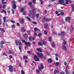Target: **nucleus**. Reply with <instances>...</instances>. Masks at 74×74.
<instances>
[{"label": "nucleus", "instance_id": "2eb2a0df", "mask_svg": "<svg viewBox=\"0 0 74 74\" xmlns=\"http://www.w3.org/2000/svg\"><path fill=\"white\" fill-rule=\"evenodd\" d=\"M23 36L25 38H27V34H25Z\"/></svg>", "mask_w": 74, "mask_h": 74}, {"label": "nucleus", "instance_id": "f03ea898", "mask_svg": "<svg viewBox=\"0 0 74 74\" xmlns=\"http://www.w3.org/2000/svg\"><path fill=\"white\" fill-rule=\"evenodd\" d=\"M34 58L35 61H36V62H38V61L40 60V58L38 57L37 56L35 55L34 56Z\"/></svg>", "mask_w": 74, "mask_h": 74}, {"label": "nucleus", "instance_id": "7ed1b4c3", "mask_svg": "<svg viewBox=\"0 0 74 74\" xmlns=\"http://www.w3.org/2000/svg\"><path fill=\"white\" fill-rule=\"evenodd\" d=\"M51 19L50 18H45V17H44V18H43V20H42V22H44V21H51Z\"/></svg>", "mask_w": 74, "mask_h": 74}, {"label": "nucleus", "instance_id": "9b49d317", "mask_svg": "<svg viewBox=\"0 0 74 74\" xmlns=\"http://www.w3.org/2000/svg\"><path fill=\"white\" fill-rule=\"evenodd\" d=\"M36 50L37 51H38L39 52H42V50H41V49L39 48H37L36 49Z\"/></svg>", "mask_w": 74, "mask_h": 74}, {"label": "nucleus", "instance_id": "13d9d810", "mask_svg": "<svg viewBox=\"0 0 74 74\" xmlns=\"http://www.w3.org/2000/svg\"><path fill=\"white\" fill-rule=\"evenodd\" d=\"M44 33L45 34H47V31H44Z\"/></svg>", "mask_w": 74, "mask_h": 74}, {"label": "nucleus", "instance_id": "2f4dec72", "mask_svg": "<svg viewBox=\"0 0 74 74\" xmlns=\"http://www.w3.org/2000/svg\"><path fill=\"white\" fill-rule=\"evenodd\" d=\"M70 29L71 30H74V28L73 26H71V27Z\"/></svg>", "mask_w": 74, "mask_h": 74}, {"label": "nucleus", "instance_id": "603ef678", "mask_svg": "<svg viewBox=\"0 0 74 74\" xmlns=\"http://www.w3.org/2000/svg\"><path fill=\"white\" fill-rule=\"evenodd\" d=\"M33 12H36V9H34L33 10Z\"/></svg>", "mask_w": 74, "mask_h": 74}, {"label": "nucleus", "instance_id": "a211bd4d", "mask_svg": "<svg viewBox=\"0 0 74 74\" xmlns=\"http://www.w3.org/2000/svg\"><path fill=\"white\" fill-rule=\"evenodd\" d=\"M21 30L22 32H25V29H24L23 27L21 29Z\"/></svg>", "mask_w": 74, "mask_h": 74}, {"label": "nucleus", "instance_id": "6e6552de", "mask_svg": "<svg viewBox=\"0 0 74 74\" xmlns=\"http://www.w3.org/2000/svg\"><path fill=\"white\" fill-rule=\"evenodd\" d=\"M38 69L39 70H41L44 69V66H43V65L41 64L40 65V67H39Z\"/></svg>", "mask_w": 74, "mask_h": 74}, {"label": "nucleus", "instance_id": "20e7f679", "mask_svg": "<svg viewBox=\"0 0 74 74\" xmlns=\"http://www.w3.org/2000/svg\"><path fill=\"white\" fill-rule=\"evenodd\" d=\"M71 20V18L70 17L68 16L65 18V21L66 22H67L68 21V22H70V21Z\"/></svg>", "mask_w": 74, "mask_h": 74}, {"label": "nucleus", "instance_id": "09e8293b", "mask_svg": "<svg viewBox=\"0 0 74 74\" xmlns=\"http://www.w3.org/2000/svg\"><path fill=\"white\" fill-rule=\"evenodd\" d=\"M7 2H2V4H7Z\"/></svg>", "mask_w": 74, "mask_h": 74}, {"label": "nucleus", "instance_id": "9d476101", "mask_svg": "<svg viewBox=\"0 0 74 74\" xmlns=\"http://www.w3.org/2000/svg\"><path fill=\"white\" fill-rule=\"evenodd\" d=\"M64 2V0H60L58 1V3H63Z\"/></svg>", "mask_w": 74, "mask_h": 74}, {"label": "nucleus", "instance_id": "a19ab883", "mask_svg": "<svg viewBox=\"0 0 74 74\" xmlns=\"http://www.w3.org/2000/svg\"><path fill=\"white\" fill-rule=\"evenodd\" d=\"M53 33L55 34H56V35L57 34V33L56 32L54 31L53 32Z\"/></svg>", "mask_w": 74, "mask_h": 74}, {"label": "nucleus", "instance_id": "ddd939ff", "mask_svg": "<svg viewBox=\"0 0 74 74\" xmlns=\"http://www.w3.org/2000/svg\"><path fill=\"white\" fill-rule=\"evenodd\" d=\"M54 72V74H55L56 73H59V71L58 70H55Z\"/></svg>", "mask_w": 74, "mask_h": 74}, {"label": "nucleus", "instance_id": "4d7b16f0", "mask_svg": "<svg viewBox=\"0 0 74 74\" xmlns=\"http://www.w3.org/2000/svg\"><path fill=\"white\" fill-rule=\"evenodd\" d=\"M36 73H39V72H40V71H39V70L37 69L36 70Z\"/></svg>", "mask_w": 74, "mask_h": 74}, {"label": "nucleus", "instance_id": "0eeeda50", "mask_svg": "<svg viewBox=\"0 0 74 74\" xmlns=\"http://www.w3.org/2000/svg\"><path fill=\"white\" fill-rule=\"evenodd\" d=\"M25 44L27 46L30 47V46L31 45V43L30 42H25Z\"/></svg>", "mask_w": 74, "mask_h": 74}, {"label": "nucleus", "instance_id": "79ce46f5", "mask_svg": "<svg viewBox=\"0 0 74 74\" xmlns=\"http://www.w3.org/2000/svg\"><path fill=\"white\" fill-rule=\"evenodd\" d=\"M66 40H64V45H66Z\"/></svg>", "mask_w": 74, "mask_h": 74}, {"label": "nucleus", "instance_id": "5fc2aeb1", "mask_svg": "<svg viewBox=\"0 0 74 74\" xmlns=\"http://www.w3.org/2000/svg\"><path fill=\"white\" fill-rule=\"evenodd\" d=\"M12 14H14V10L12 9Z\"/></svg>", "mask_w": 74, "mask_h": 74}, {"label": "nucleus", "instance_id": "37998d69", "mask_svg": "<svg viewBox=\"0 0 74 74\" xmlns=\"http://www.w3.org/2000/svg\"><path fill=\"white\" fill-rule=\"evenodd\" d=\"M36 16L37 17V18H38V17L39 16V14H37L36 15Z\"/></svg>", "mask_w": 74, "mask_h": 74}, {"label": "nucleus", "instance_id": "e2e57ef3", "mask_svg": "<svg viewBox=\"0 0 74 74\" xmlns=\"http://www.w3.org/2000/svg\"><path fill=\"white\" fill-rule=\"evenodd\" d=\"M9 58H10V59H12V56H9Z\"/></svg>", "mask_w": 74, "mask_h": 74}, {"label": "nucleus", "instance_id": "f257e3e1", "mask_svg": "<svg viewBox=\"0 0 74 74\" xmlns=\"http://www.w3.org/2000/svg\"><path fill=\"white\" fill-rule=\"evenodd\" d=\"M37 55L38 57H40V58H42V57H43V54L42 53H39L38 52L37 53Z\"/></svg>", "mask_w": 74, "mask_h": 74}, {"label": "nucleus", "instance_id": "c03bdc74", "mask_svg": "<svg viewBox=\"0 0 74 74\" xmlns=\"http://www.w3.org/2000/svg\"><path fill=\"white\" fill-rule=\"evenodd\" d=\"M12 4H14L15 3V1H12Z\"/></svg>", "mask_w": 74, "mask_h": 74}, {"label": "nucleus", "instance_id": "aec40b11", "mask_svg": "<svg viewBox=\"0 0 74 74\" xmlns=\"http://www.w3.org/2000/svg\"><path fill=\"white\" fill-rule=\"evenodd\" d=\"M49 41L50 42H51V41H52V37H50L49 38Z\"/></svg>", "mask_w": 74, "mask_h": 74}, {"label": "nucleus", "instance_id": "423d86ee", "mask_svg": "<svg viewBox=\"0 0 74 74\" xmlns=\"http://www.w3.org/2000/svg\"><path fill=\"white\" fill-rule=\"evenodd\" d=\"M20 22L21 24H23L25 22V19L23 18H21L20 21Z\"/></svg>", "mask_w": 74, "mask_h": 74}, {"label": "nucleus", "instance_id": "69168bd1", "mask_svg": "<svg viewBox=\"0 0 74 74\" xmlns=\"http://www.w3.org/2000/svg\"><path fill=\"white\" fill-rule=\"evenodd\" d=\"M55 56L57 57H59V55L57 54H55Z\"/></svg>", "mask_w": 74, "mask_h": 74}, {"label": "nucleus", "instance_id": "7c9ffc66", "mask_svg": "<svg viewBox=\"0 0 74 74\" xmlns=\"http://www.w3.org/2000/svg\"><path fill=\"white\" fill-rule=\"evenodd\" d=\"M2 11L3 12H4V14H6V11L5 10H2Z\"/></svg>", "mask_w": 74, "mask_h": 74}, {"label": "nucleus", "instance_id": "5701e85b", "mask_svg": "<svg viewBox=\"0 0 74 74\" xmlns=\"http://www.w3.org/2000/svg\"><path fill=\"white\" fill-rule=\"evenodd\" d=\"M23 58L24 59H28V58H27V57L25 56H24L23 57Z\"/></svg>", "mask_w": 74, "mask_h": 74}, {"label": "nucleus", "instance_id": "6ab92c4d", "mask_svg": "<svg viewBox=\"0 0 74 74\" xmlns=\"http://www.w3.org/2000/svg\"><path fill=\"white\" fill-rule=\"evenodd\" d=\"M66 74H70V71L67 70L66 69Z\"/></svg>", "mask_w": 74, "mask_h": 74}, {"label": "nucleus", "instance_id": "e433bc0d", "mask_svg": "<svg viewBox=\"0 0 74 74\" xmlns=\"http://www.w3.org/2000/svg\"><path fill=\"white\" fill-rule=\"evenodd\" d=\"M42 35V33H39L38 34V37H40V36H41Z\"/></svg>", "mask_w": 74, "mask_h": 74}, {"label": "nucleus", "instance_id": "bb28decb", "mask_svg": "<svg viewBox=\"0 0 74 74\" xmlns=\"http://www.w3.org/2000/svg\"><path fill=\"white\" fill-rule=\"evenodd\" d=\"M24 10H25V8H21V12H23V11H24Z\"/></svg>", "mask_w": 74, "mask_h": 74}, {"label": "nucleus", "instance_id": "393cba45", "mask_svg": "<svg viewBox=\"0 0 74 74\" xmlns=\"http://www.w3.org/2000/svg\"><path fill=\"white\" fill-rule=\"evenodd\" d=\"M61 33L62 36H64V32L63 31Z\"/></svg>", "mask_w": 74, "mask_h": 74}, {"label": "nucleus", "instance_id": "cd10ccee", "mask_svg": "<svg viewBox=\"0 0 74 74\" xmlns=\"http://www.w3.org/2000/svg\"><path fill=\"white\" fill-rule=\"evenodd\" d=\"M21 74H25V72H24L23 70H21Z\"/></svg>", "mask_w": 74, "mask_h": 74}, {"label": "nucleus", "instance_id": "0e129e2a", "mask_svg": "<svg viewBox=\"0 0 74 74\" xmlns=\"http://www.w3.org/2000/svg\"><path fill=\"white\" fill-rule=\"evenodd\" d=\"M64 65H65V66H67V62H64Z\"/></svg>", "mask_w": 74, "mask_h": 74}, {"label": "nucleus", "instance_id": "49530a36", "mask_svg": "<svg viewBox=\"0 0 74 74\" xmlns=\"http://www.w3.org/2000/svg\"><path fill=\"white\" fill-rule=\"evenodd\" d=\"M1 30H2V32H5V30L4 29V28H2Z\"/></svg>", "mask_w": 74, "mask_h": 74}, {"label": "nucleus", "instance_id": "6e6d98bb", "mask_svg": "<svg viewBox=\"0 0 74 74\" xmlns=\"http://www.w3.org/2000/svg\"><path fill=\"white\" fill-rule=\"evenodd\" d=\"M64 13L63 12H61L60 13L61 15H64Z\"/></svg>", "mask_w": 74, "mask_h": 74}, {"label": "nucleus", "instance_id": "de8ad7c7", "mask_svg": "<svg viewBox=\"0 0 74 74\" xmlns=\"http://www.w3.org/2000/svg\"><path fill=\"white\" fill-rule=\"evenodd\" d=\"M33 1V3H34V4H36V0H32Z\"/></svg>", "mask_w": 74, "mask_h": 74}, {"label": "nucleus", "instance_id": "473e14b6", "mask_svg": "<svg viewBox=\"0 0 74 74\" xmlns=\"http://www.w3.org/2000/svg\"><path fill=\"white\" fill-rule=\"evenodd\" d=\"M11 22H12V23H15V21H13V20H10Z\"/></svg>", "mask_w": 74, "mask_h": 74}, {"label": "nucleus", "instance_id": "c85d7f7f", "mask_svg": "<svg viewBox=\"0 0 74 74\" xmlns=\"http://www.w3.org/2000/svg\"><path fill=\"white\" fill-rule=\"evenodd\" d=\"M59 65V62H56V66H58Z\"/></svg>", "mask_w": 74, "mask_h": 74}, {"label": "nucleus", "instance_id": "774afa93", "mask_svg": "<svg viewBox=\"0 0 74 74\" xmlns=\"http://www.w3.org/2000/svg\"><path fill=\"white\" fill-rule=\"evenodd\" d=\"M42 58H43V59H44V60H45V58H46L44 56V57H42Z\"/></svg>", "mask_w": 74, "mask_h": 74}, {"label": "nucleus", "instance_id": "a18cd8bd", "mask_svg": "<svg viewBox=\"0 0 74 74\" xmlns=\"http://www.w3.org/2000/svg\"><path fill=\"white\" fill-rule=\"evenodd\" d=\"M74 6H73L72 11H74Z\"/></svg>", "mask_w": 74, "mask_h": 74}, {"label": "nucleus", "instance_id": "39448f33", "mask_svg": "<svg viewBox=\"0 0 74 74\" xmlns=\"http://www.w3.org/2000/svg\"><path fill=\"white\" fill-rule=\"evenodd\" d=\"M9 67L10 72L13 71V69H14L13 66H12V65H10Z\"/></svg>", "mask_w": 74, "mask_h": 74}, {"label": "nucleus", "instance_id": "72a5a7b5", "mask_svg": "<svg viewBox=\"0 0 74 74\" xmlns=\"http://www.w3.org/2000/svg\"><path fill=\"white\" fill-rule=\"evenodd\" d=\"M28 4L29 6H31L32 5V3H31V2H29V3Z\"/></svg>", "mask_w": 74, "mask_h": 74}, {"label": "nucleus", "instance_id": "8fccbe9b", "mask_svg": "<svg viewBox=\"0 0 74 74\" xmlns=\"http://www.w3.org/2000/svg\"><path fill=\"white\" fill-rule=\"evenodd\" d=\"M18 42H19V45H20V46L22 45V43H21V42L19 41Z\"/></svg>", "mask_w": 74, "mask_h": 74}, {"label": "nucleus", "instance_id": "4468645a", "mask_svg": "<svg viewBox=\"0 0 74 74\" xmlns=\"http://www.w3.org/2000/svg\"><path fill=\"white\" fill-rule=\"evenodd\" d=\"M7 19V17L6 16L4 17L3 18V21L4 22H6V19Z\"/></svg>", "mask_w": 74, "mask_h": 74}, {"label": "nucleus", "instance_id": "1a4fd4ad", "mask_svg": "<svg viewBox=\"0 0 74 74\" xmlns=\"http://www.w3.org/2000/svg\"><path fill=\"white\" fill-rule=\"evenodd\" d=\"M62 49L64 51H66V50L67 49V48H66V47L65 45H63L62 46Z\"/></svg>", "mask_w": 74, "mask_h": 74}, {"label": "nucleus", "instance_id": "4c0bfd02", "mask_svg": "<svg viewBox=\"0 0 74 74\" xmlns=\"http://www.w3.org/2000/svg\"><path fill=\"white\" fill-rule=\"evenodd\" d=\"M4 44V42H3V41H1V44L3 45V44Z\"/></svg>", "mask_w": 74, "mask_h": 74}, {"label": "nucleus", "instance_id": "680f3d73", "mask_svg": "<svg viewBox=\"0 0 74 74\" xmlns=\"http://www.w3.org/2000/svg\"><path fill=\"white\" fill-rule=\"evenodd\" d=\"M25 63H27V62H28V61L27 60H25Z\"/></svg>", "mask_w": 74, "mask_h": 74}, {"label": "nucleus", "instance_id": "3c124183", "mask_svg": "<svg viewBox=\"0 0 74 74\" xmlns=\"http://www.w3.org/2000/svg\"><path fill=\"white\" fill-rule=\"evenodd\" d=\"M19 48L20 51H21V50H22V48H21V46H19Z\"/></svg>", "mask_w": 74, "mask_h": 74}, {"label": "nucleus", "instance_id": "412c9836", "mask_svg": "<svg viewBox=\"0 0 74 74\" xmlns=\"http://www.w3.org/2000/svg\"><path fill=\"white\" fill-rule=\"evenodd\" d=\"M8 52L10 53H14V51H11V50H9Z\"/></svg>", "mask_w": 74, "mask_h": 74}, {"label": "nucleus", "instance_id": "f3484780", "mask_svg": "<svg viewBox=\"0 0 74 74\" xmlns=\"http://www.w3.org/2000/svg\"><path fill=\"white\" fill-rule=\"evenodd\" d=\"M48 26V24L47 23H45L44 25V27L45 29H47V26Z\"/></svg>", "mask_w": 74, "mask_h": 74}, {"label": "nucleus", "instance_id": "338daca9", "mask_svg": "<svg viewBox=\"0 0 74 74\" xmlns=\"http://www.w3.org/2000/svg\"><path fill=\"white\" fill-rule=\"evenodd\" d=\"M27 53H28L30 54V53H31V51H27Z\"/></svg>", "mask_w": 74, "mask_h": 74}, {"label": "nucleus", "instance_id": "bf43d9fd", "mask_svg": "<svg viewBox=\"0 0 74 74\" xmlns=\"http://www.w3.org/2000/svg\"><path fill=\"white\" fill-rule=\"evenodd\" d=\"M34 30H35V31H37V30H38V29H37V28H35L34 29Z\"/></svg>", "mask_w": 74, "mask_h": 74}, {"label": "nucleus", "instance_id": "c756f323", "mask_svg": "<svg viewBox=\"0 0 74 74\" xmlns=\"http://www.w3.org/2000/svg\"><path fill=\"white\" fill-rule=\"evenodd\" d=\"M15 43L16 45H18V41H16L15 42Z\"/></svg>", "mask_w": 74, "mask_h": 74}, {"label": "nucleus", "instance_id": "864d4df0", "mask_svg": "<svg viewBox=\"0 0 74 74\" xmlns=\"http://www.w3.org/2000/svg\"><path fill=\"white\" fill-rule=\"evenodd\" d=\"M6 5H3V8H5V7Z\"/></svg>", "mask_w": 74, "mask_h": 74}, {"label": "nucleus", "instance_id": "f8f14e48", "mask_svg": "<svg viewBox=\"0 0 74 74\" xmlns=\"http://www.w3.org/2000/svg\"><path fill=\"white\" fill-rule=\"evenodd\" d=\"M48 61L49 63H52V60L51 59V58H49L48 60Z\"/></svg>", "mask_w": 74, "mask_h": 74}, {"label": "nucleus", "instance_id": "c9c22d12", "mask_svg": "<svg viewBox=\"0 0 74 74\" xmlns=\"http://www.w3.org/2000/svg\"><path fill=\"white\" fill-rule=\"evenodd\" d=\"M32 23H33V24H34V25H37V22L35 21H33L32 22Z\"/></svg>", "mask_w": 74, "mask_h": 74}, {"label": "nucleus", "instance_id": "58836bf2", "mask_svg": "<svg viewBox=\"0 0 74 74\" xmlns=\"http://www.w3.org/2000/svg\"><path fill=\"white\" fill-rule=\"evenodd\" d=\"M12 29H14V28H15V25H12Z\"/></svg>", "mask_w": 74, "mask_h": 74}, {"label": "nucleus", "instance_id": "a878e982", "mask_svg": "<svg viewBox=\"0 0 74 74\" xmlns=\"http://www.w3.org/2000/svg\"><path fill=\"white\" fill-rule=\"evenodd\" d=\"M27 18L29 21H31L32 20H31V19H30L29 17H27Z\"/></svg>", "mask_w": 74, "mask_h": 74}, {"label": "nucleus", "instance_id": "ea45409f", "mask_svg": "<svg viewBox=\"0 0 74 74\" xmlns=\"http://www.w3.org/2000/svg\"><path fill=\"white\" fill-rule=\"evenodd\" d=\"M29 41H31V40L32 39V37L30 36L29 37Z\"/></svg>", "mask_w": 74, "mask_h": 74}, {"label": "nucleus", "instance_id": "b1692460", "mask_svg": "<svg viewBox=\"0 0 74 74\" xmlns=\"http://www.w3.org/2000/svg\"><path fill=\"white\" fill-rule=\"evenodd\" d=\"M38 44L40 46H42V43H41V42H38Z\"/></svg>", "mask_w": 74, "mask_h": 74}, {"label": "nucleus", "instance_id": "052dcab7", "mask_svg": "<svg viewBox=\"0 0 74 74\" xmlns=\"http://www.w3.org/2000/svg\"><path fill=\"white\" fill-rule=\"evenodd\" d=\"M25 42H26L25 41V40H22V42L23 43L24 42H25Z\"/></svg>", "mask_w": 74, "mask_h": 74}, {"label": "nucleus", "instance_id": "f704fd0d", "mask_svg": "<svg viewBox=\"0 0 74 74\" xmlns=\"http://www.w3.org/2000/svg\"><path fill=\"white\" fill-rule=\"evenodd\" d=\"M42 43L43 45H45L46 44V42L45 41H43Z\"/></svg>", "mask_w": 74, "mask_h": 74}, {"label": "nucleus", "instance_id": "dca6fc26", "mask_svg": "<svg viewBox=\"0 0 74 74\" xmlns=\"http://www.w3.org/2000/svg\"><path fill=\"white\" fill-rule=\"evenodd\" d=\"M13 9H15L16 8V5L15 4H14L13 5Z\"/></svg>", "mask_w": 74, "mask_h": 74}, {"label": "nucleus", "instance_id": "4be33fe9", "mask_svg": "<svg viewBox=\"0 0 74 74\" xmlns=\"http://www.w3.org/2000/svg\"><path fill=\"white\" fill-rule=\"evenodd\" d=\"M51 46L53 47L54 48L55 46V45L53 43H52V44H51Z\"/></svg>", "mask_w": 74, "mask_h": 74}]
</instances>
